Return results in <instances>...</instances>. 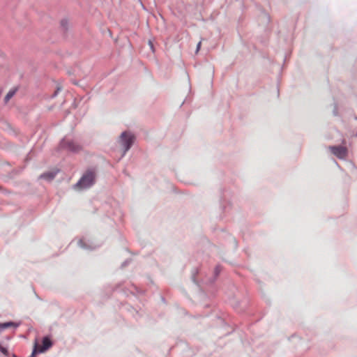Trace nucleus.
I'll use <instances>...</instances> for the list:
<instances>
[{
    "label": "nucleus",
    "instance_id": "obj_1",
    "mask_svg": "<svg viewBox=\"0 0 357 357\" xmlns=\"http://www.w3.org/2000/svg\"><path fill=\"white\" fill-rule=\"evenodd\" d=\"M96 182V174L93 169L86 170L79 181L74 185L75 190H84L92 187Z\"/></svg>",
    "mask_w": 357,
    "mask_h": 357
},
{
    "label": "nucleus",
    "instance_id": "obj_2",
    "mask_svg": "<svg viewBox=\"0 0 357 357\" xmlns=\"http://www.w3.org/2000/svg\"><path fill=\"white\" fill-rule=\"evenodd\" d=\"M135 141V136L130 131H123L119 139V143L123 149L122 157L130 149Z\"/></svg>",
    "mask_w": 357,
    "mask_h": 357
},
{
    "label": "nucleus",
    "instance_id": "obj_3",
    "mask_svg": "<svg viewBox=\"0 0 357 357\" xmlns=\"http://www.w3.org/2000/svg\"><path fill=\"white\" fill-rule=\"evenodd\" d=\"M60 146L63 149H66L71 152L77 153L81 150V146L77 144L72 139L63 138L61 142Z\"/></svg>",
    "mask_w": 357,
    "mask_h": 357
},
{
    "label": "nucleus",
    "instance_id": "obj_4",
    "mask_svg": "<svg viewBox=\"0 0 357 357\" xmlns=\"http://www.w3.org/2000/svg\"><path fill=\"white\" fill-rule=\"evenodd\" d=\"M328 149L331 152L339 159H345L348 155V149L346 146L338 145V146H330Z\"/></svg>",
    "mask_w": 357,
    "mask_h": 357
},
{
    "label": "nucleus",
    "instance_id": "obj_5",
    "mask_svg": "<svg viewBox=\"0 0 357 357\" xmlns=\"http://www.w3.org/2000/svg\"><path fill=\"white\" fill-rule=\"evenodd\" d=\"M53 345V342L50 336L46 335L42 339V345L40 348L36 347L37 354L43 353L50 349Z\"/></svg>",
    "mask_w": 357,
    "mask_h": 357
},
{
    "label": "nucleus",
    "instance_id": "obj_6",
    "mask_svg": "<svg viewBox=\"0 0 357 357\" xmlns=\"http://www.w3.org/2000/svg\"><path fill=\"white\" fill-rule=\"evenodd\" d=\"M78 245L84 250H92L96 248V245H93L90 241L85 238H81L77 242Z\"/></svg>",
    "mask_w": 357,
    "mask_h": 357
},
{
    "label": "nucleus",
    "instance_id": "obj_7",
    "mask_svg": "<svg viewBox=\"0 0 357 357\" xmlns=\"http://www.w3.org/2000/svg\"><path fill=\"white\" fill-rule=\"evenodd\" d=\"M59 171L56 170V171H49V172H44L43 174H42L39 178L40 179H44V180H46L47 181H52L55 177L57 175Z\"/></svg>",
    "mask_w": 357,
    "mask_h": 357
},
{
    "label": "nucleus",
    "instance_id": "obj_8",
    "mask_svg": "<svg viewBox=\"0 0 357 357\" xmlns=\"http://www.w3.org/2000/svg\"><path fill=\"white\" fill-rule=\"evenodd\" d=\"M20 322H14L12 321L0 323V332L10 327H13L15 329H16L20 326Z\"/></svg>",
    "mask_w": 357,
    "mask_h": 357
},
{
    "label": "nucleus",
    "instance_id": "obj_9",
    "mask_svg": "<svg viewBox=\"0 0 357 357\" xmlns=\"http://www.w3.org/2000/svg\"><path fill=\"white\" fill-rule=\"evenodd\" d=\"M221 266L220 265H218L215 266V269H214V273H213V275L210 278L208 281L206 282V283L208 284V285H212L215 280L217 279V278L218 277V275H220V272H221Z\"/></svg>",
    "mask_w": 357,
    "mask_h": 357
},
{
    "label": "nucleus",
    "instance_id": "obj_10",
    "mask_svg": "<svg viewBox=\"0 0 357 357\" xmlns=\"http://www.w3.org/2000/svg\"><path fill=\"white\" fill-rule=\"evenodd\" d=\"M225 197L226 195L223 194L220 199V206L224 212L226 211L227 206H229V202H227Z\"/></svg>",
    "mask_w": 357,
    "mask_h": 357
},
{
    "label": "nucleus",
    "instance_id": "obj_11",
    "mask_svg": "<svg viewBox=\"0 0 357 357\" xmlns=\"http://www.w3.org/2000/svg\"><path fill=\"white\" fill-rule=\"evenodd\" d=\"M17 89L15 88V89H13L11 90H10L8 91V93L6 94V96L4 98L5 103H7L10 100V99L12 98L14 96V95L17 92Z\"/></svg>",
    "mask_w": 357,
    "mask_h": 357
},
{
    "label": "nucleus",
    "instance_id": "obj_12",
    "mask_svg": "<svg viewBox=\"0 0 357 357\" xmlns=\"http://www.w3.org/2000/svg\"><path fill=\"white\" fill-rule=\"evenodd\" d=\"M199 274V270L198 269H195L192 273V280L193 281L194 283H195L196 284H197L198 286L201 287V284L199 283L197 279V275Z\"/></svg>",
    "mask_w": 357,
    "mask_h": 357
},
{
    "label": "nucleus",
    "instance_id": "obj_13",
    "mask_svg": "<svg viewBox=\"0 0 357 357\" xmlns=\"http://www.w3.org/2000/svg\"><path fill=\"white\" fill-rule=\"evenodd\" d=\"M132 293L136 292V294H144V291L141 289L140 288L137 287L136 285L132 284V290H130Z\"/></svg>",
    "mask_w": 357,
    "mask_h": 357
},
{
    "label": "nucleus",
    "instance_id": "obj_14",
    "mask_svg": "<svg viewBox=\"0 0 357 357\" xmlns=\"http://www.w3.org/2000/svg\"><path fill=\"white\" fill-rule=\"evenodd\" d=\"M128 311H130L132 315L137 319L138 316H139V312L134 307H132V306H130L129 308H128Z\"/></svg>",
    "mask_w": 357,
    "mask_h": 357
},
{
    "label": "nucleus",
    "instance_id": "obj_15",
    "mask_svg": "<svg viewBox=\"0 0 357 357\" xmlns=\"http://www.w3.org/2000/svg\"><path fill=\"white\" fill-rule=\"evenodd\" d=\"M68 22L66 19H63L61 21V26L62 27L63 31H66L68 29Z\"/></svg>",
    "mask_w": 357,
    "mask_h": 357
},
{
    "label": "nucleus",
    "instance_id": "obj_16",
    "mask_svg": "<svg viewBox=\"0 0 357 357\" xmlns=\"http://www.w3.org/2000/svg\"><path fill=\"white\" fill-rule=\"evenodd\" d=\"M0 351L6 355V356H8L9 354V352H8V350L7 348L3 347L1 344H0Z\"/></svg>",
    "mask_w": 357,
    "mask_h": 357
},
{
    "label": "nucleus",
    "instance_id": "obj_17",
    "mask_svg": "<svg viewBox=\"0 0 357 357\" xmlns=\"http://www.w3.org/2000/svg\"><path fill=\"white\" fill-rule=\"evenodd\" d=\"M61 91V88L60 87H57L56 90L54 91V93L52 95V98H55L58 93H59V91Z\"/></svg>",
    "mask_w": 357,
    "mask_h": 357
},
{
    "label": "nucleus",
    "instance_id": "obj_18",
    "mask_svg": "<svg viewBox=\"0 0 357 357\" xmlns=\"http://www.w3.org/2000/svg\"><path fill=\"white\" fill-rule=\"evenodd\" d=\"M130 263V259H126V261H124L122 264H121V267L123 268V267H126V266H128L129 264Z\"/></svg>",
    "mask_w": 357,
    "mask_h": 357
},
{
    "label": "nucleus",
    "instance_id": "obj_19",
    "mask_svg": "<svg viewBox=\"0 0 357 357\" xmlns=\"http://www.w3.org/2000/svg\"><path fill=\"white\" fill-rule=\"evenodd\" d=\"M201 45H202V41H199V42L197 43V47H196V53H197V52L200 50Z\"/></svg>",
    "mask_w": 357,
    "mask_h": 357
},
{
    "label": "nucleus",
    "instance_id": "obj_20",
    "mask_svg": "<svg viewBox=\"0 0 357 357\" xmlns=\"http://www.w3.org/2000/svg\"><path fill=\"white\" fill-rule=\"evenodd\" d=\"M149 45H150L151 49L152 50V51H153V52H154V48H153V43H152L151 40H149Z\"/></svg>",
    "mask_w": 357,
    "mask_h": 357
},
{
    "label": "nucleus",
    "instance_id": "obj_21",
    "mask_svg": "<svg viewBox=\"0 0 357 357\" xmlns=\"http://www.w3.org/2000/svg\"><path fill=\"white\" fill-rule=\"evenodd\" d=\"M334 115H337V106H335L334 110H333Z\"/></svg>",
    "mask_w": 357,
    "mask_h": 357
},
{
    "label": "nucleus",
    "instance_id": "obj_22",
    "mask_svg": "<svg viewBox=\"0 0 357 357\" xmlns=\"http://www.w3.org/2000/svg\"><path fill=\"white\" fill-rule=\"evenodd\" d=\"M233 239V242H234V247L236 248L237 247V242L236 241V239L234 238H232Z\"/></svg>",
    "mask_w": 357,
    "mask_h": 357
}]
</instances>
